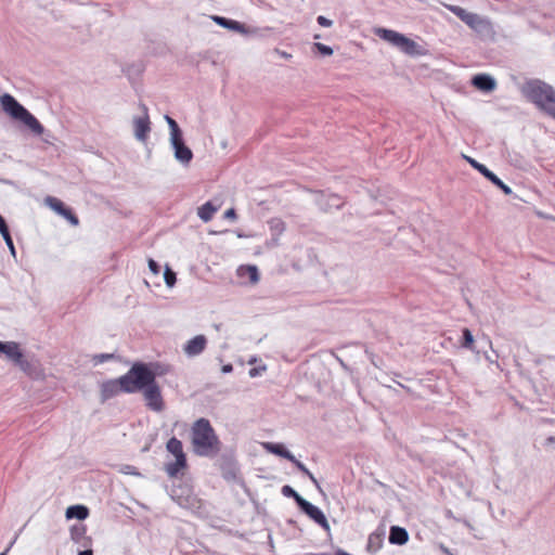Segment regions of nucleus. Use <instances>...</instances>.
Instances as JSON below:
<instances>
[{
	"label": "nucleus",
	"mask_w": 555,
	"mask_h": 555,
	"mask_svg": "<svg viewBox=\"0 0 555 555\" xmlns=\"http://www.w3.org/2000/svg\"><path fill=\"white\" fill-rule=\"evenodd\" d=\"M132 374H134L133 393L142 391L146 406L154 412H162L165 402L156 382V373L146 363L135 362L132 365Z\"/></svg>",
	"instance_id": "f257e3e1"
},
{
	"label": "nucleus",
	"mask_w": 555,
	"mask_h": 555,
	"mask_svg": "<svg viewBox=\"0 0 555 555\" xmlns=\"http://www.w3.org/2000/svg\"><path fill=\"white\" fill-rule=\"evenodd\" d=\"M192 443L194 452L199 456L212 457L220 451V441L206 418H199L193 424Z\"/></svg>",
	"instance_id": "f03ea898"
},
{
	"label": "nucleus",
	"mask_w": 555,
	"mask_h": 555,
	"mask_svg": "<svg viewBox=\"0 0 555 555\" xmlns=\"http://www.w3.org/2000/svg\"><path fill=\"white\" fill-rule=\"evenodd\" d=\"M524 94L537 106L555 118V89L539 79L527 81Z\"/></svg>",
	"instance_id": "7ed1b4c3"
},
{
	"label": "nucleus",
	"mask_w": 555,
	"mask_h": 555,
	"mask_svg": "<svg viewBox=\"0 0 555 555\" xmlns=\"http://www.w3.org/2000/svg\"><path fill=\"white\" fill-rule=\"evenodd\" d=\"M2 109L12 118L21 120L35 134L41 135L44 131L43 126L39 120L29 113L13 95L4 93L0 98Z\"/></svg>",
	"instance_id": "20e7f679"
},
{
	"label": "nucleus",
	"mask_w": 555,
	"mask_h": 555,
	"mask_svg": "<svg viewBox=\"0 0 555 555\" xmlns=\"http://www.w3.org/2000/svg\"><path fill=\"white\" fill-rule=\"evenodd\" d=\"M375 34L409 56H423L427 54V50L423 46L396 30L378 28Z\"/></svg>",
	"instance_id": "39448f33"
},
{
	"label": "nucleus",
	"mask_w": 555,
	"mask_h": 555,
	"mask_svg": "<svg viewBox=\"0 0 555 555\" xmlns=\"http://www.w3.org/2000/svg\"><path fill=\"white\" fill-rule=\"evenodd\" d=\"M133 378L134 374H132L131 366L130 370L120 377L103 382L101 385L102 401H106L120 392L133 393Z\"/></svg>",
	"instance_id": "423d86ee"
},
{
	"label": "nucleus",
	"mask_w": 555,
	"mask_h": 555,
	"mask_svg": "<svg viewBox=\"0 0 555 555\" xmlns=\"http://www.w3.org/2000/svg\"><path fill=\"white\" fill-rule=\"evenodd\" d=\"M139 107L142 111V115L133 117L134 137L138 141L144 143L151 132V121L147 106L140 102Z\"/></svg>",
	"instance_id": "0eeeda50"
},
{
	"label": "nucleus",
	"mask_w": 555,
	"mask_h": 555,
	"mask_svg": "<svg viewBox=\"0 0 555 555\" xmlns=\"http://www.w3.org/2000/svg\"><path fill=\"white\" fill-rule=\"evenodd\" d=\"M467 163L476 169L478 172H480L485 178H487L489 181H491L495 186H498L505 195H511L513 193L512 189L505 184L494 172H492L490 169H488L483 164L477 162L476 159L464 156Z\"/></svg>",
	"instance_id": "6e6552de"
},
{
	"label": "nucleus",
	"mask_w": 555,
	"mask_h": 555,
	"mask_svg": "<svg viewBox=\"0 0 555 555\" xmlns=\"http://www.w3.org/2000/svg\"><path fill=\"white\" fill-rule=\"evenodd\" d=\"M170 143L175 152V158L182 165L188 166L193 159V152L185 145L183 134L170 138Z\"/></svg>",
	"instance_id": "1a4fd4ad"
},
{
	"label": "nucleus",
	"mask_w": 555,
	"mask_h": 555,
	"mask_svg": "<svg viewBox=\"0 0 555 555\" xmlns=\"http://www.w3.org/2000/svg\"><path fill=\"white\" fill-rule=\"evenodd\" d=\"M299 509L305 513L310 519L322 527L324 530L330 531L328 521L324 513L315 505L305 500L301 502Z\"/></svg>",
	"instance_id": "9d476101"
},
{
	"label": "nucleus",
	"mask_w": 555,
	"mask_h": 555,
	"mask_svg": "<svg viewBox=\"0 0 555 555\" xmlns=\"http://www.w3.org/2000/svg\"><path fill=\"white\" fill-rule=\"evenodd\" d=\"M207 346V338L205 335H196L183 346V352L186 357L193 358L204 352Z\"/></svg>",
	"instance_id": "9b49d317"
},
{
	"label": "nucleus",
	"mask_w": 555,
	"mask_h": 555,
	"mask_svg": "<svg viewBox=\"0 0 555 555\" xmlns=\"http://www.w3.org/2000/svg\"><path fill=\"white\" fill-rule=\"evenodd\" d=\"M466 25L477 33H489L492 30L490 21L477 13L470 14L469 18L466 21Z\"/></svg>",
	"instance_id": "f8f14e48"
},
{
	"label": "nucleus",
	"mask_w": 555,
	"mask_h": 555,
	"mask_svg": "<svg viewBox=\"0 0 555 555\" xmlns=\"http://www.w3.org/2000/svg\"><path fill=\"white\" fill-rule=\"evenodd\" d=\"M472 83L480 91L490 92L496 87L495 79L488 74H477L473 77Z\"/></svg>",
	"instance_id": "ddd939ff"
},
{
	"label": "nucleus",
	"mask_w": 555,
	"mask_h": 555,
	"mask_svg": "<svg viewBox=\"0 0 555 555\" xmlns=\"http://www.w3.org/2000/svg\"><path fill=\"white\" fill-rule=\"evenodd\" d=\"M220 208V202L208 201L197 208V216L203 222H208Z\"/></svg>",
	"instance_id": "4468645a"
},
{
	"label": "nucleus",
	"mask_w": 555,
	"mask_h": 555,
	"mask_svg": "<svg viewBox=\"0 0 555 555\" xmlns=\"http://www.w3.org/2000/svg\"><path fill=\"white\" fill-rule=\"evenodd\" d=\"M212 20L221 27L223 28H227V29H230V30H234V31H237V33H241V34H247L248 30L246 28V26L237 21H234V20H230V18H227V17H223V16H212Z\"/></svg>",
	"instance_id": "2eb2a0df"
},
{
	"label": "nucleus",
	"mask_w": 555,
	"mask_h": 555,
	"mask_svg": "<svg viewBox=\"0 0 555 555\" xmlns=\"http://www.w3.org/2000/svg\"><path fill=\"white\" fill-rule=\"evenodd\" d=\"M388 540L390 544L403 545L409 541V533L403 527L391 526Z\"/></svg>",
	"instance_id": "dca6fc26"
},
{
	"label": "nucleus",
	"mask_w": 555,
	"mask_h": 555,
	"mask_svg": "<svg viewBox=\"0 0 555 555\" xmlns=\"http://www.w3.org/2000/svg\"><path fill=\"white\" fill-rule=\"evenodd\" d=\"M263 448L272 454L279 455L288 461H294L293 453L288 451L282 443L264 442Z\"/></svg>",
	"instance_id": "f3484780"
},
{
	"label": "nucleus",
	"mask_w": 555,
	"mask_h": 555,
	"mask_svg": "<svg viewBox=\"0 0 555 555\" xmlns=\"http://www.w3.org/2000/svg\"><path fill=\"white\" fill-rule=\"evenodd\" d=\"M65 516L67 519L85 520L89 516V508L85 505H72L67 507Z\"/></svg>",
	"instance_id": "a211bd4d"
},
{
	"label": "nucleus",
	"mask_w": 555,
	"mask_h": 555,
	"mask_svg": "<svg viewBox=\"0 0 555 555\" xmlns=\"http://www.w3.org/2000/svg\"><path fill=\"white\" fill-rule=\"evenodd\" d=\"M186 466V456L180 455L176 457L175 462L167 463L165 470L169 477H176L178 473Z\"/></svg>",
	"instance_id": "6ab92c4d"
},
{
	"label": "nucleus",
	"mask_w": 555,
	"mask_h": 555,
	"mask_svg": "<svg viewBox=\"0 0 555 555\" xmlns=\"http://www.w3.org/2000/svg\"><path fill=\"white\" fill-rule=\"evenodd\" d=\"M21 348L20 345L15 341H8L7 347L4 348V351L2 352L5 354L8 360L15 362L16 359L21 357Z\"/></svg>",
	"instance_id": "aec40b11"
},
{
	"label": "nucleus",
	"mask_w": 555,
	"mask_h": 555,
	"mask_svg": "<svg viewBox=\"0 0 555 555\" xmlns=\"http://www.w3.org/2000/svg\"><path fill=\"white\" fill-rule=\"evenodd\" d=\"M166 448H167L168 452H170L172 455H175V457L180 456V455H185L183 452L182 442L176 437H171L168 440Z\"/></svg>",
	"instance_id": "412c9836"
},
{
	"label": "nucleus",
	"mask_w": 555,
	"mask_h": 555,
	"mask_svg": "<svg viewBox=\"0 0 555 555\" xmlns=\"http://www.w3.org/2000/svg\"><path fill=\"white\" fill-rule=\"evenodd\" d=\"M444 7L465 24H466V21L469 18L470 14L473 13V12H468L467 10H465L462 7L454 5V4H446Z\"/></svg>",
	"instance_id": "4be33fe9"
},
{
	"label": "nucleus",
	"mask_w": 555,
	"mask_h": 555,
	"mask_svg": "<svg viewBox=\"0 0 555 555\" xmlns=\"http://www.w3.org/2000/svg\"><path fill=\"white\" fill-rule=\"evenodd\" d=\"M281 492L284 496L294 499L298 507L300 506L301 502L306 500L293 487L288 485L283 486Z\"/></svg>",
	"instance_id": "5701e85b"
},
{
	"label": "nucleus",
	"mask_w": 555,
	"mask_h": 555,
	"mask_svg": "<svg viewBox=\"0 0 555 555\" xmlns=\"http://www.w3.org/2000/svg\"><path fill=\"white\" fill-rule=\"evenodd\" d=\"M383 546V534L373 532L369 535L367 548L377 552Z\"/></svg>",
	"instance_id": "b1692460"
},
{
	"label": "nucleus",
	"mask_w": 555,
	"mask_h": 555,
	"mask_svg": "<svg viewBox=\"0 0 555 555\" xmlns=\"http://www.w3.org/2000/svg\"><path fill=\"white\" fill-rule=\"evenodd\" d=\"M291 462L298 468V470H300L305 476H307L313 482V485H315V487H320L314 475L307 468V466L302 462L298 461L295 456L294 461Z\"/></svg>",
	"instance_id": "393cba45"
},
{
	"label": "nucleus",
	"mask_w": 555,
	"mask_h": 555,
	"mask_svg": "<svg viewBox=\"0 0 555 555\" xmlns=\"http://www.w3.org/2000/svg\"><path fill=\"white\" fill-rule=\"evenodd\" d=\"M14 364L16 366H18L21 371H23L24 373H26L28 375H30L33 372V365H31L30 361H28L24 357L23 352H21V357L15 360Z\"/></svg>",
	"instance_id": "a878e982"
},
{
	"label": "nucleus",
	"mask_w": 555,
	"mask_h": 555,
	"mask_svg": "<svg viewBox=\"0 0 555 555\" xmlns=\"http://www.w3.org/2000/svg\"><path fill=\"white\" fill-rule=\"evenodd\" d=\"M60 216H62L63 218H65L72 225H78L79 224V219L78 217L74 214V211L64 206V208L59 212Z\"/></svg>",
	"instance_id": "bb28decb"
},
{
	"label": "nucleus",
	"mask_w": 555,
	"mask_h": 555,
	"mask_svg": "<svg viewBox=\"0 0 555 555\" xmlns=\"http://www.w3.org/2000/svg\"><path fill=\"white\" fill-rule=\"evenodd\" d=\"M324 205H325V208L339 209L344 205V201L337 194H330L327 196L326 204H324Z\"/></svg>",
	"instance_id": "cd10ccee"
},
{
	"label": "nucleus",
	"mask_w": 555,
	"mask_h": 555,
	"mask_svg": "<svg viewBox=\"0 0 555 555\" xmlns=\"http://www.w3.org/2000/svg\"><path fill=\"white\" fill-rule=\"evenodd\" d=\"M165 119L168 124V127L170 129V138H177L179 135H182V131L179 127V125L177 124V121L171 118L170 116L166 115L165 116Z\"/></svg>",
	"instance_id": "c85d7f7f"
},
{
	"label": "nucleus",
	"mask_w": 555,
	"mask_h": 555,
	"mask_svg": "<svg viewBox=\"0 0 555 555\" xmlns=\"http://www.w3.org/2000/svg\"><path fill=\"white\" fill-rule=\"evenodd\" d=\"M46 203L56 214H59L65 206V204L61 199L53 196H48L46 198Z\"/></svg>",
	"instance_id": "c756f323"
},
{
	"label": "nucleus",
	"mask_w": 555,
	"mask_h": 555,
	"mask_svg": "<svg viewBox=\"0 0 555 555\" xmlns=\"http://www.w3.org/2000/svg\"><path fill=\"white\" fill-rule=\"evenodd\" d=\"M86 533V527L83 525H74L70 528V538L73 541L78 542Z\"/></svg>",
	"instance_id": "7c9ffc66"
},
{
	"label": "nucleus",
	"mask_w": 555,
	"mask_h": 555,
	"mask_svg": "<svg viewBox=\"0 0 555 555\" xmlns=\"http://www.w3.org/2000/svg\"><path fill=\"white\" fill-rule=\"evenodd\" d=\"M463 343L462 346L466 349H472L474 345V336L468 328L463 330Z\"/></svg>",
	"instance_id": "2f4dec72"
},
{
	"label": "nucleus",
	"mask_w": 555,
	"mask_h": 555,
	"mask_svg": "<svg viewBox=\"0 0 555 555\" xmlns=\"http://www.w3.org/2000/svg\"><path fill=\"white\" fill-rule=\"evenodd\" d=\"M1 235L7 244L8 248L10 249L11 254L13 256H15V247H14V243L11 237L10 231L8 230V231L3 232Z\"/></svg>",
	"instance_id": "473e14b6"
},
{
	"label": "nucleus",
	"mask_w": 555,
	"mask_h": 555,
	"mask_svg": "<svg viewBox=\"0 0 555 555\" xmlns=\"http://www.w3.org/2000/svg\"><path fill=\"white\" fill-rule=\"evenodd\" d=\"M314 47L323 56H330L333 54V49L326 44L318 42L314 43Z\"/></svg>",
	"instance_id": "72a5a7b5"
},
{
	"label": "nucleus",
	"mask_w": 555,
	"mask_h": 555,
	"mask_svg": "<svg viewBox=\"0 0 555 555\" xmlns=\"http://www.w3.org/2000/svg\"><path fill=\"white\" fill-rule=\"evenodd\" d=\"M165 282L169 287L173 286L176 283V273L169 268H167L165 271Z\"/></svg>",
	"instance_id": "f704fd0d"
},
{
	"label": "nucleus",
	"mask_w": 555,
	"mask_h": 555,
	"mask_svg": "<svg viewBox=\"0 0 555 555\" xmlns=\"http://www.w3.org/2000/svg\"><path fill=\"white\" fill-rule=\"evenodd\" d=\"M317 22L322 27H331L333 25V22L323 15L318 16Z\"/></svg>",
	"instance_id": "c9c22d12"
},
{
	"label": "nucleus",
	"mask_w": 555,
	"mask_h": 555,
	"mask_svg": "<svg viewBox=\"0 0 555 555\" xmlns=\"http://www.w3.org/2000/svg\"><path fill=\"white\" fill-rule=\"evenodd\" d=\"M149 268L155 274H157L159 272V270H160L159 264L155 260H153V259L149 260Z\"/></svg>",
	"instance_id": "e433bc0d"
},
{
	"label": "nucleus",
	"mask_w": 555,
	"mask_h": 555,
	"mask_svg": "<svg viewBox=\"0 0 555 555\" xmlns=\"http://www.w3.org/2000/svg\"><path fill=\"white\" fill-rule=\"evenodd\" d=\"M122 473L129 474V475H139V473L135 470L134 466L126 465L122 469Z\"/></svg>",
	"instance_id": "4c0bfd02"
},
{
	"label": "nucleus",
	"mask_w": 555,
	"mask_h": 555,
	"mask_svg": "<svg viewBox=\"0 0 555 555\" xmlns=\"http://www.w3.org/2000/svg\"><path fill=\"white\" fill-rule=\"evenodd\" d=\"M114 356L112 353H101L99 356L95 357V359H98V362L102 363V362H105L109 359H112Z\"/></svg>",
	"instance_id": "58836bf2"
},
{
	"label": "nucleus",
	"mask_w": 555,
	"mask_h": 555,
	"mask_svg": "<svg viewBox=\"0 0 555 555\" xmlns=\"http://www.w3.org/2000/svg\"><path fill=\"white\" fill-rule=\"evenodd\" d=\"M261 371H266V366H262V367H253L249 370V376L250 377H256L260 374Z\"/></svg>",
	"instance_id": "ea45409f"
},
{
	"label": "nucleus",
	"mask_w": 555,
	"mask_h": 555,
	"mask_svg": "<svg viewBox=\"0 0 555 555\" xmlns=\"http://www.w3.org/2000/svg\"><path fill=\"white\" fill-rule=\"evenodd\" d=\"M224 218H225V219H235V218H236L235 209H234V208H230V209H228V210L224 212Z\"/></svg>",
	"instance_id": "a19ab883"
},
{
	"label": "nucleus",
	"mask_w": 555,
	"mask_h": 555,
	"mask_svg": "<svg viewBox=\"0 0 555 555\" xmlns=\"http://www.w3.org/2000/svg\"><path fill=\"white\" fill-rule=\"evenodd\" d=\"M249 272H250V280L251 281H257L258 280V270L255 266L253 267H249Z\"/></svg>",
	"instance_id": "79ce46f5"
},
{
	"label": "nucleus",
	"mask_w": 555,
	"mask_h": 555,
	"mask_svg": "<svg viewBox=\"0 0 555 555\" xmlns=\"http://www.w3.org/2000/svg\"><path fill=\"white\" fill-rule=\"evenodd\" d=\"M8 230H9V227H8L4 218L0 215V234H2L3 232H5Z\"/></svg>",
	"instance_id": "37998d69"
},
{
	"label": "nucleus",
	"mask_w": 555,
	"mask_h": 555,
	"mask_svg": "<svg viewBox=\"0 0 555 555\" xmlns=\"http://www.w3.org/2000/svg\"><path fill=\"white\" fill-rule=\"evenodd\" d=\"M232 371H233V365H232L231 363L224 364V365H222V367H221V372H222L223 374H229V373H231Z\"/></svg>",
	"instance_id": "c03bdc74"
},
{
	"label": "nucleus",
	"mask_w": 555,
	"mask_h": 555,
	"mask_svg": "<svg viewBox=\"0 0 555 555\" xmlns=\"http://www.w3.org/2000/svg\"><path fill=\"white\" fill-rule=\"evenodd\" d=\"M15 541H16V538L9 544V546L2 553H0V555H7L9 553V551L11 550V547L13 546V544L15 543Z\"/></svg>",
	"instance_id": "a18cd8bd"
},
{
	"label": "nucleus",
	"mask_w": 555,
	"mask_h": 555,
	"mask_svg": "<svg viewBox=\"0 0 555 555\" xmlns=\"http://www.w3.org/2000/svg\"><path fill=\"white\" fill-rule=\"evenodd\" d=\"M440 550L446 554V555H454L448 547H446L444 545H441L440 546Z\"/></svg>",
	"instance_id": "49530a36"
},
{
	"label": "nucleus",
	"mask_w": 555,
	"mask_h": 555,
	"mask_svg": "<svg viewBox=\"0 0 555 555\" xmlns=\"http://www.w3.org/2000/svg\"><path fill=\"white\" fill-rule=\"evenodd\" d=\"M78 555H93V552H92V550L89 548V550L80 551L78 553Z\"/></svg>",
	"instance_id": "de8ad7c7"
},
{
	"label": "nucleus",
	"mask_w": 555,
	"mask_h": 555,
	"mask_svg": "<svg viewBox=\"0 0 555 555\" xmlns=\"http://www.w3.org/2000/svg\"><path fill=\"white\" fill-rule=\"evenodd\" d=\"M8 341H0V353L4 351V348L7 347Z\"/></svg>",
	"instance_id": "09e8293b"
},
{
	"label": "nucleus",
	"mask_w": 555,
	"mask_h": 555,
	"mask_svg": "<svg viewBox=\"0 0 555 555\" xmlns=\"http://www.w3.org/2000/svg\"><path fill=\"white\" fill-rule=\"evenodd\" d=\"M275 222H276V224H279V225H283L282 221H280V220H273V221H272V223H275Z\"/></svg>",
	"instance_id": "8fccbe9b"
},
{
	"label": "nucleus",
	"mask_w": 555,
	"mask_h": 555,
	"mask_svg": "<svg viewBox=\"0 0 555 555\" xmlns=\"http://www.w3.org/2000/svg\"><path fill=\"white\" fill-rule=\"evenodd\" d=\"M446 514H447V516H448V517H452V512H451L450 509H449V511H447V513H446Z\"/></svg>",
	"instance_id": "3c124183"
},
{
	"label": "nucleus",
	"mask_w": 555,
	"mask_h": 555,
	"mask_svg": "<svg viewBox=\"0 0 555 555\" xmlns=\"http://www.w3.org/2000/svg\"><path fill=\"white\" fill-rule=\"evenodd\" d=\"M547 440H548L550 442H555V438H554V437H550Z\"/></svg>",
	"instance_id": "603ef678"
}]
</instances>
